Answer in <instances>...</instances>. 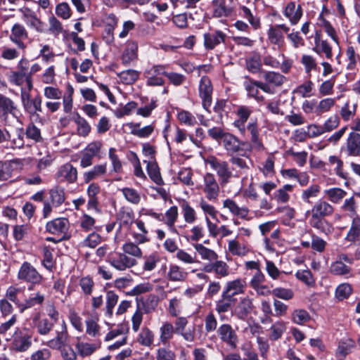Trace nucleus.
I'll return each mask as SVG.
<instances>
[{
    "label": "nucleus",
    "mask_w": 360,
    "mask_h": 360,
    "mask_svg": "<svg viewBox=\"0 0 360 360\" xmlns=\"http://www.w3.org/2000/svg\"><path fill=\"white\" fill-rule=\"evenodd\" d=\"M228 156L240 154L249 158L252 153V147L248 141H241L236 135L229 132L221 143Z\"/></svg>",
    "instance_id": "f257e3e1"
},
{
    "label": "nucleus",
    "mask_w": 360,
    "mask_h": 360,
    "mask_svg": "<svg viewBox=\"0 0 360 360\" xmlns=\"http://www.w3.org/2000/svg\"><path fill=\"white\" fill-rule=\"evenodd\" d=\"M33 334L34 331L31 328L17 327L12 336L13 349L18 352L28 350L32 345Z\"/></svg>",
    "instance_id": "f03ea898"
},
{
    "label": "nucleus",
    "mask_w": 360,
    "mask_h": 360,
    "mask_svg": "<svg viewBox=\"0 0 360 360\" xmlns=\"http://www.w3.org/2000/svg\"><path fill=\"white\" fill-rule=\"evenodd\" d=\"M49 200L44 201L42 214L44 218L48 217L51 214L52 207H60L65 200V189L58 186L49 189Z\"/></svg>",
    "instance_id": "7ed1b4c3"
},
{
    "label": "nucleus",
    "mask_w": 360,
    "mask_h": 360,
    "mask_svg": "<svg viewBox=\"0 0 360 360\" xmlns=\"http://www.w3.org/2000/svg\"><path fill=\"white\" fill-rule=\"evenodd\" d=\"M167 65H153L145 69L143 76L146 78V84L148 86H163L165 83L162 76L165 77L166 70Z\"/></svg>",
    "instance_id": "20e7f679"
},
{
    "label": "nucleus",
    "mask_w": 360,
    "mask_h": 360,
    "mask_svg": "<svg viewBox=\"0 0 360 360\" xmlns=\"http://www.w3.org/2000/svg\"><path fill=\"white\" fill-rule=\"evenodd\" d=\"M19 11L22 14V20L30 29L38 33L46 32V24L40 19L34 11L24 6Z\"/></svg>",
    "instance_id": "39448f33"
},
{
    "label": "nucleus",
    "mask_w": 360,
    "mask_h": 360,
    "mask_svg": "<svg viewBox=\"0 0 360 360\" xmlns=\"http://www.w3.org/2000/svg\"><path fill=\"white\" fill-rule=\"evenodd\" d=\"M207 163L217 172L222 183L226 184L231 177H234V172L232 167L230 168L228 162L210 156L207 158Z\"/></svg>",
    "instance_id": "423d86ee"
},
{
    "label": "nucleus",
    "mask_w": 360,
    "mask_h": 360,
    "mask_svg": "<svg viewBox=\"0 0 360 360\" xmlns=\"http://www.w3.org/2000/svg\"><path fill=\"white\" fill-rule=\"evenodd\" d=\"M198 91L199 96L202 100V108L210 112V108L212 103L213 87L211 80L207 76L204 75L200 78Z\"/></svg>",
    "instance_id": "0eeeda50"
},
{
    "label": "nucleus",
    "mask_w": 360,
    "mask_h": 360,
    "mask_svg": "<svg viewBox=\"0 0 360 360\" xmlns=\"http://www.w3.org/2000/svg\"><path fill=\"white\" fill-rule=\"evenodd\" d=\"M9 115L20 122V110L11 98L0 93V117L6 120Z\"/></svg>",
    "instance_id": "6e6552de"
},
{
    "label": "nucleus",
    "mask_w": 360,
    "mask_h": 360,
    "mask_svg": "<svg viewBox=\"0 0 360 360\" xmlns=\"http://www.w3.org/2000/svg\"><path fill=\"white\" fill-rule=\"evenodd\" d=\"M18 277L20 280H23L32 284H39L42 280V276L28 262L22 264Z\"/></svg>",
    "instance_id": "1a4fd4ad"
},
{
    "label": "nucleus",
    "mask_w": 360,
    "mask_h": 360,
    "mask_svg": "<svg viewBox=\"0 0 360 360\" xmlns=\"http://www.w3.org/2000/svg\"><path fill=\"white\" fill-rule=\"evenodd\" d=\"M21 101L25 112L29 115H34L38 112L42 111V100L39 95H37L34 98H32L29 93H26L22 90Z\"/></svg>",
    "instance_id": "9d476101"
},
{
    "label": "nucleus",
    "mask_w": 360,
    "mask_h": 360,
    "mask_svg": "<svg viewBox=\"0 0 360 360\" xmlns=\"http://www.w3.org/2000/svg\"><path fill=\"white\" fill-rule=\"evenodd\" d=\"M243 87L247 93L248 98H253L259 105L265 103V98L259 92L258 81L253 79L249 75L244 76Z\"/></svg>",
    "instance_id": "9b49d317"
},
{
    "label": "nucleus",
    "mask_w": 360,
    "mask_h": 360,
    "mask_svg": "<svg viewBox=\"0 0 360 360\" xmlns=\"http://www.w3.org/2000/svg\"><path fill=\"white\" fill-rule=\"evenodd\" d=\"M56 179L58 182L74 184L77 179V169L72 164L65 163L58 168Z\"/></svg>",
    "instance_id": "f8f14e48"
},
{
    "label": "nucleus",
    "mask_w": 360,
    "mask_h": 360,
    "mask_svg": "<svg viewBox=\"0 0 360 360\" xmlns=\"http://www.w3.org/2000/svg\"><path fill=\"white\" fill-rule=\"evenodd\" d=\"M9 38L18 49L24 50L26 48L24 40L28 39V32L23 25L17 22L11 27Z\"/></svg>",
    "instance_id": "ddd939ff"
},
{
    "label": "nucleus",
    "mask_w": 360,
    "mask_h": 360,
    "mask_svg": "<svg viewBox=\"0 0 360 360\" xmlns=\"http://www.w3.org/2000/svg\"><path fill=\"white\" fill-rule=\"evenodd\" d=\"M204 188L206 198L210 201H215L219 193V186L215 176L211 173H207L204 176Z\"/></svg>",
    "instance_id": "4468645a"
},
{
    "label": "nucleus",
    "mask_w": 360,
    "mask_h": 360,
    "mask_svg": "<svg viewBox=\"0 0 360 360\" xmlns=\"http://www.w3.org/2000/svg\"><path fill=\"white\" fill-rule=\"evenodd\" d=\"M45 229L51 234L65 236L69 229V220L65 217L53 219L46 223Z\"/></svg>",
    "instance_id": "2eb2a0df"
},
{
    "label": "nucleus",
    "mask_w": 360,
    "mask_h": 360,
    "mask_svg": "<svg viewBox=\"0 0 360 360\" xmlns=\"http://www.w3.org/2000/svg\"><path fill=\"white\" fill-rule=\"evenodd\" d=\"M204 47L207 51L213 50L221 43H224L226 34L219 30H214L212 32L205 33Z\"/></svg>",
    "instance_id": "dca6fc26"
},
{
    "label": "nucleus",
    "mask_w": 360,
    "mask_h": 360,
    "mask_svg": "<svg viewBox=\"0 0 360 360\" xmlns=\"http://www.w3.org/2000/svg\"><path fill=\"white\" fill-rule=\"evenodd\" d=\"M229 157V162L232 165L235 178H239L243 174H247L250 167L246 160L244 159V158H247L245 156H242L240 154H234Z\"/></svg>",
    "instance_id": "f3484780"
},
{
    "label": "nucleus",
    "mask_w": 360,
    "mask_h": 360,
    "mask_svg": "<svg viewBox=\"0 0 360 360\" xmlns=\"http://www.w3.org/2000/svg\"><path fill=\"white\" fill-rule=\"evenodd\" d=\"M69 338L68 328L65 320H62L60 323V330H56V336L49 340L46 342V345L54 349L56 348H60L64 344L67 343Z\"/></svg>",
    "instance_id": "a211bd4d"
},
{
    "label": "nucleus",
    "mask_w": 360,
    "mask_h": 360,
    "mask_svg": "<svg viewBox=\"0 0 360 360\" xmlns=\"http://www.w3.org/2000/svg\"><path fill=\"white\" fill-rule=\"evenodd\" d=\"M247 129L250 132V143L252 150H256L257 151H262L264 149V144L259 138V127L257 120L250 122L247 124Z\"/></svg>",
    "instance_id": "6ab92c4d"
},
{
    "label": "nucleus",
    "mask_w": 360,
    "mask_h": 360,
    "mask_svg": "<svg viewBox=\"0 0 360 360\" xmlns=\"http://www.w3.org/2000/svg\"><path fill=\"white\" fill-rule=\"evenodd\" d=\"M217 333L219 335L221 341L226 342L232 348H235L236 347L238 342L237 335L233 330L231 325H221L217 330Z\"/></svg>",
    "instance_id": "aec40b11"
},
{
    "label": "nucleus",
    "mask_w": 360,
    "mask_h": 360,
    "mask_svg": "<svg viewBox=\"0 0 360 360\" xmlns=\"http://www.w3.org/2000/svg\"><path fill=\"white\" fill-rule=\"evenodd\" d=\"M108 262L119 271H124L132 267L136 263L135 259L127 256L124 253H120L117 257H110Z\"/></svg>",
    "instance_id": "412c9836"
},
{
    "label": "nucleus",
    "mask_w": 360,
    "mask_h": 360,
    "mask_svg": "<svg viewBox=\"0 0 360 360\" xmlns=\"http://www.w3.org/2000/svg\"><path fill=\"white\" fill-rule=\"evenodd\" d=\"M245 68L252 74H257L261 72L262 68V59L259 52L251 51L245 60Z\"/></svg>",
    "instance_id": "4be33fe9"
},
{
    "label": "nucleus",
    "mask_w": 360,
    "mask_h": 360,
    "mask_svg": "<svg viewBox=\"0 0 360 360\" xmlns=\"http://www.w3.org/2000/svg\"><path fill=\"white\" fill-rule=\"evenodd\" d=\"M136 300L137 308L139 309H141L145 314H149L156 309L159 298L156 295L150 294L146 297H141L140 299L137 297Z\"/></svg>",
    "instance_id": "5701e85b"
},
{
    "label": "nucleus",
    "mask_w": 360,
    "mask_h": 360,
    "mask_svg": "<svg viewBox=\"0 0 360 360\" xmlns=\"http://www.w3.org/2000/svg\"><path fill=\"white\" fill-rule=\"evenodd\" d=\"M236 299L229 295L224 294L222 292L221 298L216 302L215 310L220 315V319H223L222 314L231 311L236 304Z\"/></svg>",
    "instance_id": "b1692460"
},
{
    "label": "nucleus",
    "mask_w": 360,
    "mask_h": 360,
    "mask_svg": "<svg viewBox=\"0 0 360 360\" xmlns=\"http://www.w3.org/2000/svg\"><path fill=\"white\" fill-rule=\"evenodd\" d=\"M302 14L303 12L301 6L298 5L296 8V4L294 1L288 3L283 11V15L289 20L290 24L292 25L298 23Z\"/></svg>",
    "instance_id": "393cba45"
},
{
    "label": "nucleus",
    "mask_w": 360,
    "mask_h": 360,
    "mask_svg": "<svg viewBox=\"0 0 360 360\" xmlns=\"http://www.w3.org/2000/svg\"><path fill=\"white\" fill-rule=\"evenodd\" d=\"M212 17L215 18H228L232 13V8L226 5V0H212L211 3Z\"/></svg>",
    "instance_id": "a878e982"
},
{
    "label": "nucleus",
    "mask_w": 360,
    "mask_h": 360,
    "mask_svg": "<svg viewBox=\"0 0 360 360\" xmlns=\"http://www.w3.org/2000/svg\"><path fill=\"white\" fill-rule=\"evenodd\" d=\"M134 212L130 207H122L117 214V220L120 221V227L130 228L134 222Z\"/></svg>",
    "instance_id": "bb28decb"
},
{
    "label": "nucleus",
    "mask_w": 360,
    "mask_h": 360,
    "mask_svg": "<svg viewBox=\"0 0 360 360\" xmlns=\"http://www.w3.org/2000/svg\"><path fill=\"white\" fill-rule=\"evenodd\" d=\"M138 45L135 41H129L122 54L121 60L124 66H129L138 56Z\"/></svg>",
    "instance_id": "cd10ccee"
},
{
    "label": "nucleus",
    "mask_w": 360,
    "mask_h": 360,
    "mask_svg": "<svg viewBox=\"0 0 360 360\" xmlns=\"http://www.w3.org/2000/svg\"><path fill=\"white\" fill-rule=\"evenodd\" d=\"M245 285L246 283L244 279L236 278L228 281L222 292L234 297L236 295L243 292Z\"/></svg>",
    "instance_id": "c85d7f7f"
},
{
    "label": "nucleus",
    "mask_w": 360,
    "mask_h": 360,
    "mask_svg": "<svg viewBox=\"0 0 360 360\" xmlns=\"http://www.w3.org/2000/svg\"><path fill=\"white\" fill-rule=\"evenodd\" d=\"M347 150L349 156L360 155V134L355 131L349 133L347 139Z\"/></svg>",
    "instance_id": "c756f323"
},
{
    "label": "nucleus",
    "mask_w": 360,
    "mask_h": 360,
    "mask_svg": "<svg viewBox=\"0 0 360 360\" xmlns=\"http://www.w3.org/2000/svg\"><path fill=\"white\" fill-rule=\"evenodd\" d=\"M333 211L334 208L330 204L323 200L320 199L315 202L312 207L311 212L314 215L324 218L331 215L333 213Z\"/></svg>",
    "instance_id": "7c9ffc66"
},
{
    "label": "nucleus",
    "mask_w": 360,
    "mask_h": 360,
    "mask_svg": "<svg viewBox=\"0 0 360 360\" xmlns=\"http://www.w3.org/2000/svg\"><path fill=\"white\" fill-rule=\"evenodd\" d=\"M143 162L147 164L146 170L150 179L158 186L163 185L164 181L157 162L150 160H143Z\"/></svg>",
    "instance_id": "2f4dec72"
},
{
    "label": "nucleus",
    "mask_w": 360,
    "mask_h": 360,
    "mask_svg": "<svg viewBox=\"0 0 360 360\" xmlns=\"http://www.w3.org/2000/svg\"><path fill=\"white\" fill-rule=\"evenodd\" d=\"M34 326L37 333L40 335H47L53 330L54 325L53 321L49 320L48 318L44 317L41 319L34 318L33 319Z\"/></svg>",
    "instance_id": "473e14b6"
},
{
    "label": "nucleus",
    "mask_w": 360,
    "mask_h": 360,
    "mask_svg": "<svg viewBox=\"0 0 360 360\" xmlns=\"http://www.w3.org/2000/svg\"><path fill=\"white\" fill-rule=\"evenodd\" d=\"M107 172L106 163L94 165L92 169L85 172L83 174L84 181L86 184L89 183L98 177L104 175Z\"/></svg>",
    "instance_id": "72a5a7b5"
},
{
    "label": "nucleus",
    "mask_w": 360,
    "mask_h": 360,
    "mask_svg": "<svg viewBox=\"0 0 360 360\" xmlns=\"http://www.w3.org/2000/svg\"><path fill=\"white\" fill-rule=\"evenodd\" d=\"M53 248H52L50 245H44L41 250L43 256L41 265L50 272H53L55 268L56 262L53 259Z\"/></svg>",
    "instance_id": "f704fd0d"
},
{
    "label": "nucleus",
    "mask_w": 360,
    "mask_h": 360,
    "mask_svg": "<svg viewBox=\"0 0 360 360\" xmlns=\"http://www.w3.org/2000/svg\"><path fill=\"white\" fill-rule=\"evenodd\" d=\"M44 299V295L39 292L31 293L28 297H25L21 305V313L34 306L42 304Z\"/></svg>",
    "instance_id": "c9c22d12"
},
{
    "label": "nucleus",
    "mask_w": 360,
    "mask_h": 360,
    "mask_svg": "<svg viewBox=\"0 0 360 360\" xmlns=\"http://www.w3.org/2000/svg\"><path fill=\"white\" fill-rule=\"evenodd\" d=\"M100 347L101 344L87 343L80 341H78L75 345L77 355L82 358L91 356Z\"/></svg>",
    "instance_id": "e433bc0d"
},
{
    "label": "nucleus",
    "mask_w": 360,
    "mask_h": 360,
    "mask_svg": "<svg viewBox=\"0 0 360 360\" xmlns=\"http://www.w3.org/2000/svg\"><path fill=\"white\" fill-rule=\"evenodd\" d=\"M22 295L23 292L20 288L12 285L8 287L6 292V298L8 301L13 302L18 308L20 312H21V305L23 304V301H21V295Z\"/></svg>",
    "instance_id": "4c0bfd02"
},
{
    "label": "nucleus",
    "mask_w": 360,
    "mask_h": 360,
    "mask_svg": "<svg viewBox=\"0 0 360 360\" xmlns=\"http://www.w3.org/2000/svg\"><path fill=\"white\" fill-rule=\"evenodd\" d=\"M72 120L77 125V132L79 136H86L91 131V127L87 121L76 112H74Z\"/></svg>",
    "instance_id": "58836bf2"
},
{
    "label": "nucleus",
    "mask_w": 360,
    "mask_h": 360,
    "mask_svg": "<svg viewBox=\"0 0 360 360\" xmlns=\"http://www.w3.org/2000/svg\"><path fill=\"white\" fill-rule=\"evenodd\" d=\"M188 276V273L184 269L176 264L169 266L167 273V278L171 281H184Z\"/></svg>",
    "instance_id": "ea45409f"
},
{
    "label": "nucleus",
    "mask_w": 360,
    "mask_h": 360,
    "mask_svg": "<svg viewBox=\"0 0 360 360\" xmlns=\"http://www.w3.org/2000/svg\"><path fill=\"white\" fill-rule=\"evenodd\" d=\"M356 347V342L352 338H347L339 342L338 353L343 357L350 354Z\"/></svg>",
    "instance_id": "a19ab883"
},
{
    "label": "nucleus",
    "mask_w": 360,
    "mask_h": 360,
    "mask_svg": "<svg viewBox=\"0 0 360 360\" xmlns=\"http://www.w3.org/2000/svg\"><path fill=\"white\" fill-rule=\"evenodd\" d=\"M360 236V217L356 216L352 222L351 227L345 237V240L354 243Z\"/></svg>",
    "instance_id": "79ce46f5"
},
{
    "label": "nucleus",
    "mask_w": 360,
    "mask_h": 360,
    "mask_svg": "<svg viewBox=\"0 0 360 360\" xmlns=\"http://www.w3.org/2000/svg\"><path fill=\"white\" fill-rule=\"evenodd\" d=\"M182 213L185 221L188 224H193L196 220V213L195 210L190 205L186 200H182L180 202Z\"/></svg>",
    "instance_id": "37998d69"
},
{
    "label": "nucleus",
    "mask_w": 360,
    "mask_h": 360,
    "mask_svg": "<svg viewBox=\"0 0 360 360\" xmlns=\"http://www.w3.org/2000/svg\"><path fill=\"white\" fill-rule=\"evenodd\" d=\"M268 39L274 45L281 46L284 42V36L281 30L276 25L270 26L267 32Z\"/></svg>",
    "instance_id": "c03bdc74"
},
{
    "label": "nucleus",
    "mask_w": 360,
    "mask_h": 360,
    "mask_svg": "<svg viewBox=\"0 0 360 360\" xmlns=\"http://www.w3.org/2000/svg\"><path fill=\"white\" fill-rule=\"evenodd\" d=\"M252 307V302L250 298L245 297L241 300L237 307L238 317L240 319H245L251 312Z\"/></svg>",
    "instance_id": "a18cd8bd"
},
{
    "label": "nucleus",
    "mask_w": 360,
    "mask_h": 360,
    "mask_svg": "<svg viewBox=\"0 0 360 360\" xmlns=\"http://www.w3.org/2000/svg\"><path fill=\"white\" fill-rule=\"evenodd\" d=\"M117 76L123 84H132L138 80L139 72L136 70L129 69L118 73Z\"/></svg>",
    "instance_id": "49530a36"
},
{
    "label": "nucleus",
    "mask_w": 360,
    "mask_h": 360,
    "mask_svg": "<svg viewBox=\"0 0 360 360\" xmlns=\"http://www.w3.org/2000/svg\"><path fill=\"white\" fill-rule=\"evenodd\" d=\"M118 301V295L112 290H109L106 293V303L105 315L111 318L113 314V309Z\"/></svg>",
    "instance_id": "de8ad7c7"
},
{
    "label": "nucleus",
    "mask_w": 360,
    "mask_h": 360,
    "mask_svg": "<svg viewBox=\"0 0 360 360\" xmlns=\"http://www.w3.org/2000/svg\"><path fill=\"white\" fill-rule=\"evenodd\" d=\"M193 247L202 259L215 261L218 258L217 254L214 250L205 247L202 244L197 243L193 245Z\"/></svg>",
    "instance_id": "09e8293b"
},
{
    "label": "nucleus",
    "mask_w": 360,
    "mask_h": 360,
    "mask_svg": "<svg viewBox=\"0 0 360 360\" xmlns=\"http://www.w3.org/2000/svg\"><path fill=\"white\" fill-rule=\"evenodd\" d=\"M153 340V333L147 327L142 328L137 338L138 342L143 346L150 347Z\"/></svg>",
    "instance_id": "8fccbe9b"
},
{
    "label": "nucleus",
    "mask_w": 360,
    "mask_h": 360,
    "mask_svg": "<svg viewBox=\"0 0 360 360\" xmlns=\"http://www.w3.org/2000/svg\"><path fill=\"white\" fill-rule=\"evenodd\" d=\"M25 137L34 143H39L43 140L40 129L32 122L29 123L25 128Z\"/></svg>",
    "instance_id": "3c124183"
},
{
    "label": "nucleus",
    "mask_w": 360,
    "mask_h": 360,
    "mask_svg": "<svg viewBox=\"0 0 360 360\" xmlns=\"http://www.w3.org/2000/svg\"><path fill=\"white\" fill-rule=\"evenodd\" d=\"M352 292V285L348 283H343L338 285L335 289V295L338 300L342 301L348 299Z\"/></svg>",
    "instance_id": "603ef678"
},
{
    "label": "nucleus",
    "mask_w": 360,
    "mask_h": 360,
    "mask_svg": "<svg viewBox=\"0 0 360 360\" xmlns=\"http://www.w3.org/2000/svg\"><path fill=\"white\" fill-rule=\"evenodd\" d=\"M264 79L268 84H273L275 86H280L284 83L285 77L279 72L269 71L264 73Z\"/></svg>",
    "instance_id": "864d4df0"
},
{
    "label": "nucleus",
    "mask_w": 360,
    "mask_h": 360,
    "mask_svg": "<svg viewBox=\"0 0 360 360\" xmlns=\"http://www.w3.org/2000/svg\"><path fill=\"white\" fill-rule=\"evenodd\" d=\"M351 268L347 266L344 262L338 261V259L333 262L330 266V272L335 276H344L349 274Z\"/></svg>",
    "instance_id": "5fc2aeb1"
},
{
    "label": "nucleus",
    "mask_w": 360,
    "mask_h": 360,
    "mask_svg": "<svg viewBox=\"0 0 360 360\" xmlns=\"http://www.w3.org/2000/svg\"><path fill=\"white\" fill-rule=\"evenodd\" d=\"M286 330L285 324L282 321L275 322L270 328L269 338L271 340L276 341L281 338Z\"/></svg>",
    "instance_id": "6e6d98bb"
},
{
    "label": "nucleus",
    "mask_w": 360,
    "mask_h": 360,
    "mask_svg": "<svg viewBox=\"0 0 360 360\" xmlns=\"http://www.w3.org/2000/svg\"><path fill=\"white\" fill-rule=\"evenodd\" d=\"M177 119L181 123L189 127L194 126L197 123L195 117L186 110H181L177 112Z\"/></svg>",
    "instance_id": "4d7b16f0"
},
{
    "label": "nucleus",
    "mask_w": 360,
    "mask_h": 360,
    "mask_svg": "<svg viewBox=\"0 0 360 360\" xmlns=\"http://www.w3.org/2000/svg\"><path fill=\"white\" fill-rule=\"evenodd\" d=\"M312 50L319 55L324 53L328 59L331 58L333 56L332 47L326 40L314 44V47H313Z\"/></svg>",
    "instance_id": "13d9d810"
},
{
    "label": "nucleus",
    "mask_w": 360,
    "mask_h": 360,
    "mask_svg": "<svg viewBox=\"0 0 360 360\" xmlns=\"http://www.w3.org/2000/svg\"><path fill=\"white\" fill-rule=\"evenodd\" d=\"M160 339L163 344H166L168 342V340L172 338L173 333L175 332L172 324L167 322L164 323L162 325V326L160 328Z\"/></svg>",
    "instance_id": "bf43d9fd"
},
{
    "label": "nucleus",
    "mask_w": 360,
    "mask_h": 360,
    "mask_svg": "<svg viewBox=\"0 0 360 360\" xmlns=\"http://www.w3.org/2000/svg\"><path fill=\"white\" fill-rule=\"evenodd\" d=\"M320 191V186L313 184L302 191L301 198L304 202L311 203L310 198L317 197Z\"/></svg>",
    "instance_id": "052dcab7"
},
{
    "label": "nucleus",
    "mask_w": 360,
    "mask_h": 360,
    "mask_svg": "<svg viewBox=\"0 0 360 360\" xmlns=\"http://www.w3.org/2000/svg\"><path fill=\"white\" fill-rule=\"evenodd\" d=\"M108 157L112 164V172L121 173L122 171V165L118 155L116 154V149L115 148H110Z\"/></svg>",
    "instance_id": "680f3d73"
},
{
    "label": "nucleus",
    "mask_w": 360,
    "mask_h": 360,
    "mask_svg": "<svg viewBox=\"0 0 360 360\" xmlns=\"http://www.w3.org/2000/svg\"><path fill=\"white\" fill-rule=\"evenodd\" d=\"M309 314L304 309H295L292 313V321L298 325H303L310 320Z\"/></svg>",
    "instance_id": "e2e57ef3"
},
{
    "label": "nucleus",
    "mask_w": 360,
    "mask_h": 360,
    "mask_svg": "<svg viewBox=\"0 0 360 360\" xmlns=\"http://www.w3.org/2000/svg\"><path fill=\"white\" fill-rule=\"evenodd\" d=\"M55 349L60 351L64 360H76L77 358V353L68 343L64 344L60 348H56Z\"/></svg>",
    "instance_id": "0e129e2a"
},
{
    "label": "nucleus",
    "mask_w": 360,
    "mask_h": 360,
    "mask_svg": "<svg viewBox=\"0 0 360 360\" xmlns=\"http://www.w3.org/2000/svg\"><path fill=\"white\" fill-rule=\"evenodd\" d=\"M309 222L313 228L320 231L321 232L325 233L327 232L326 226L328 225V222L325 220L323 217H318L311 214V217Z\"/></svg>",
    "instance_id": "69168bd1"
},
{
    "label": "nucleus",
    "mask_w": 360,
    "mask_h": 360,
    "mask_svg": "<svg viewBox=\"0 0 360 360\" xmlns=\"http://www.w3.org/2000/svg\"><path fill=\"white\" fill-rule=\"evenodd\" d=\"M325 192L329 200L334 203L339 202L347 194L346 191L340 188H331L326 190Z\"/></svg>",
    "instance_id": "338daca9"
},
{
    "label": "nucleus",
    "mask_w": 360,
    "mask_h": 360,
    "mask_svg": "<svg viewBox=\"0 0 360 360\" xmlns=\"http://www.w3.org/2000/svg\"><path fill=\"white\" fill-rule=\"evenodd\" d=\"M79 285L84 295H90L94 287V282L90 276H84L79 279Z\"/></svg>",
    "instance_id": "774afa93"
}]
</instances>
